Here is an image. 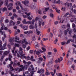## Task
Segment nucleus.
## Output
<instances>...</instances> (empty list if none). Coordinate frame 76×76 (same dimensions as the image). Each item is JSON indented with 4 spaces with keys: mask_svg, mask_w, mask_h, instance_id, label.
<instances>
[{
    "mask_svg": "<svg viewBox=\"0 0 76 76\" xmlns=\"http://www.w3.org/2000/svg\"><path fill=\"white\" fill-rule=\"evenodd\" d=\"M46 72H45V75L46 76H48L51 74L47 69H46Z\"/></svg>",
    "mask_w": 76,
    "mask_h": 76,
    "instance_id": "nucleus-13",
    "label": "nucleus"
},
{
    "mask_svg": "<svg viewBox=\"0 0 76 76\" xmlns=\"http://www.w3.org/2000/svg\"><path fill=\"white\" fill-rule=\"evenodd\" d=\"M23 29L24 30H27L28 29V27L26 26H24Z\"/></svg>",
    "mask_w": 76,
    "mask_h": 76,
    "instance_id": "nucleus-21",
    "label": "nucleus"
},
{
    "mask_svg": "<svg viewBox=\"0 0 76 76\" xmlns=\"http://www.w3.org/2000/svg\"><path fill=\"white\" fill-rule=\"evenodd\" d=\"M72 29L70 30L69 31V34L71 35L72 33Z\"/></svg>",
    "mask_w": 76,
    "mask_h": 76,
    "instance_id": "nucleus-39",
    "label": "nucleus"
},
{
    "mask_svg": "<svg viewBox=\"0 0 76 76\" xmlns=\"http://www.w3.org/2000/svg\"><path fill=\"white\" fill-rule=\"evenodd\" d=\"M13 66V67H16V66H17L18 64L17 63H14Z\"/></svg>",
    "mask_w": 76,
    "mask_h": 76,
    "instance_id": "nucleus-34",
    "label": "nucleus"
},
{
    "mask_svg": "<svg viewBox=\"0 0 76 76\" xmlns=\"http://www.w3.org/2000/svg\"><path fill=\"white\" fill-rule=\"evenodd\" d=\"M4 55H3L1 58L0 59L1 61H3V58H4Z\"/></svg>",
    "mask_w": 76,
    "mask_h": 76,
    "instance_id": "nucleus-20",
    "label": "nucleus"
},
{
    "mask_svg": "<svg viewBox=\"0 0 76 76\" xmlns=\"http://www.w3.org/2000/svg\"><path fill=\"white\" fill-rule=\"evenodd\" d=\"M55 25H57L58 23V21H56L54 22Z\"/></svg>",
    "mask_w": 76,
    "mask_h": 76,
    "instance_id": "nucleus-52",
    "label": "nucleus"
},
{
    "mask_svg": "<svg viewBox=\"0 0 76 76\" xmlns=\"http://www.w3.org/2000/svg\"><path fill=\"white\" fill-rule=\"evenodd\" d=\"M48 39L47 38H43V41H47V40H48Z\"/></svg>",
    "mask_w": 76,
    "mask_h": 76,
    "instance_id": "nucleus-51",
    "label": "nucleus"
},
{
    "mask_svg": "<svg viewBox=\"0 0 76 76\" xmlns=\"http://www.w3.org/2000/svg\"><path fill=\"white\" fill-rule=\"evenodd\" d=\"M72 38L73 39H74V38H76V35L75 34H74L72 37Z\"/></svg>",
    "mask_w": 76,
    "mask_h": 76,
    "instance_id": "nucleus-59",
    "label": "nucleus"
},
{
    "mask_svg": "<svg viewBox=\"0 0 76 76\" xmlns=\"http://www.w3.org/2000/svg\"><path fill=\"white\" fill-rule=\"evenodd\" d=\"M49 10V7H48V8H45V11L47 12Z\"/></svg>",
    "mask_w": 76,
    "mask_h": 76,
    "instance_id": "nucleus-36",
    "label": "nucleus"
},
{
    "mask_svg": "<svg viewBox=\"0 0 76 76\" xmlns=\"http://www.w3.org/2000/svg\"><path fill=\"white\" fill-rule=\"evenodd\" d=\"M36 31L37 32V35H39V34H40V33H41V31H38L37 28L36 29Z\"/></svg>",
    "mask_w": 76,
    "mask_h": 76,
    "instance_id": "nucleus-17",
    "label": "nucleus"
},
{
    "mask_svg": "<svg viewBox=\"0 0 76 76\" xmlns=\"http://www.w3.org/2000/svg\"><path fill=\"white\" fill-rule=\"evenodd\" d=\"M2 10L3 12H4V11H6L7 10V8L5 7H4L2 9Z\"/></svg>",
    "mask_w": 76,
    "mask_h": 76,
    "instance_id": "nucleus-25",
    "label": "nucleus"
},
{
    "mask_svg": "<svg viewBox=\"0 0 76 76\" xmlns=\"http://www.w3.org/2000/svg\"><path fill=\"white\" fill-rule=\"evenodd\" d=\"M17 3H18L19 6H21V4H20V1L17 2Z\"/></svg>",
    "mask_w": 76,
    "mask_h": 76,
    "instance_id": "nucleus-57",
    "label": "nucleus"
},
{
    "mask_svg": "<svg viewBox=\"0 0 76 76\" xmlns=\"http://www.w3.org/2000/svg\"><path fill=\"white\" fill-rule=\"evenodd\" d=\"M71 67H72V69H73L74 70H75V68H75V65H72Z\"/></svg>",
    "mask_w": 76,
    "mask_h": 76,
    "instance_id": "nucleus-45",
    "label": "nucleus"
},
{
    "mask_svg": "<svg viewBox=\"0 0 76 76\" xmlns=\"http://www.w3.org/2000/svg\"><path fill=\"white\" fill-rule=\"evenodd\" d=\"M31 40L32 41H34L36 40V38H35V36H34L31 39Z\"/></svg>",
    "mask_w": 76,
    "mask_h": 76,
    "instance_id": "nucleus-18",
    "label": "nucleus"
},
{
    "mask_svg": "<svg viewBox=\"0 0 76 76\" xmlns=\"http://www.w3.org/2000/svg\"><path fill=\"white\" fill-rule=\"evenodd\" d=\"M35 47L36 48H39V45H36L35 46Z\"/></svg>",
    "mask_w": 76,
    "mask_h": 76,
    "instance_id": "nucleus-32",
    "label": "nucleus"
},
{
    "mask_svg": "<svg viewBox=\"0 0 76 76\" xmlns=\"http://www.w3.org/2000/svg\"><path fill=\"white\" fill-rule=\"evenodd\" d=\"M38 13L39 15H41V14H42V12H41V11L40 10H38Z\"/></svg>",
    "mask_w": 76,
    "mask_h": 76,
    "instance_id": "nucleus-26",
    "label": "nucleus"
},
{
    "mask_svg": "<svg viewBox=\"0 0 76 76\" xmlns=\"http://www.w3.org/2000/svg\"><path fill=\"white\" fill-rule=\"evenodd\" d=\"M7 43L5 42L4 44V46H2V41L0 40V50H4L5 49H6L7 48L6 47Z\"/></svg>",
    "mask_w": 76,
    "mask_h": 76,
    "instance_id": "nucleus-1",
    "label": "nucleus"
},
{
    "mask_svg": "<svg viewBox=\"0 0 76 76\" xmlns=\"http://www.w3.org/2000/svg\"><path fill=\"white\" fill-rule=\"evenodd\" d=\"M35 22V20H32V21H27V24H31V25H34V23Z\"/></svg>",
    "mask_w": 76,
    "mask_h": 76,
    "instance_id": "nucleus-3",
    "label": "nucleus"
},
{
    "mask_svg": "<svg viewBox=\"0 0 76 76\" xmlns=\"http://www.w3.org/2000/svg\"><path fill=\"white\" fill-rule=\"evenodd\" d=\"M9 41L11 44H13V42H14V38L10 39Z\"/></svg>",
    "mask_w": 76,
    "mask_h": 76,
    "instance_id": "nucleus-11",
    "label": "nucleus"
},
{
    "mask_svg": "<svg viewBox=\"0 0 76 76\" xmlns=\"http://www.w3.org/2000/svg\"><path fill=\"white\" fill-rule=\"evenodd\" d=\"M70 42V41L69 40L67 41L66 42V44L67 45L68 44H69Z\"/></svg>",
    "mask_w": 76,
    "mask_h": 76,
    "instance_id": "nucleus-61",
    "label": "nucleus"
},
{
    "mask_svg": "<svg viewBox=\"0 0 76 76\" xmlns=\"http://www.w3.org/2000/svg\"><path fill=\"white\" fill-rule=\"evenodd\" d=\"M70 21L71 22H73L74 21V18H71L70 20Z\"/></svg>",
    "mask_w": 76,
    "mask_h": 76,
    "instance_id": "nucleus-40",
    "label": "nucleus"
},
{
    "mask_svg": "<svg viewBox=\"0 0 76 76\" xmlns=\"http://www.w3.org/2000/svg\"><path fill=\"white\" fill-rule=\"evenodd\" d=\"M28 65H26L24 66V69H25V70H27V69H28Z\"/></svg>",
    "mask_w": 76,
    "mask_h": 76,
    "instance_id": "nucleus-24",
    "label": "nucleus"
},
{
    "mask_svg": "<svg viewBox=\"0 0 76 76\" xmlns=\"http://www.w3.org/2000/svg\"><path fill=\"white\" fill-rule=\"evenodd\" d=\"M22 3L23 4H24L26 6H28V4H29V1H23Z\"/></svg>",
    "mask_w": 76,
    "mask_h": 76,
    "instance_id": "nucleus-7",
    "label": "nucleus"
},
{
    "mask_svg": "<svg viewBox=\"0 0 76 76\" xmlns=\"http://www.w3.org/2000/svg\"><path fill=\"white\" fill-rule=\"evenodd\" d=\"M33 33V31H28V34H32Z\"/></svg>",
    "mask_w": 76,
    "mask_h": 76,
    "instance_id": "nucleus-54",
    "label": "nucleus"
},
{
    "mask_svg": "<svg viewBox=\"0 0 76 76\" xmlns=\"http://www.w3.org/2000/svg\"><path fill=\"white\" fill-rule=\"evenodd\" d=\"M23 43H25V44L27 45V44H31V43H28L26 42V39H24L22 41V44H23L22 46L23 48H26V45L23 44Z\"/></svg>",
    "mask_w": 76,
    "mask_h": 76,
    "instance_id": "nucleus-2",
    "label": "nucleus"
},
{
    "mask_svg": "<svg viewBox=\"0 0 76 76\" xmlns=\"http://www.w3.org/2000/svg\"><path fill=\"white\" fill-rule=\"evenodd\" d=\"M69 41H70V42L71 41V42H74V39H69Z\"/></svg>",
    "mask_w": 76,
    "mask_h": 76,
    "instance_id": "nucleus-35",
    "label": "nucleus"
},
{
    "mask_svg": "<svg viewBox=\"0 0 76 76\" xmlns=\"http://www.w3.org/2000/svg\"><path fill=\"white\" fill-rule=\"evenodd\" d=\"M50 16L51 18H53V16H54V15L53 13H50Z\"/></svg>",
    "mask_w": 76,
    "mask_h": 76,
    "instance_id": "nucleus-28",
    "label": "nucleus"
},
{
    "mask_svg": "<svg viewBox=\"0 0 76 76\" xmlns=\"http://www.w3.org/2000/svg\"><path fill=\"white\" fill-rule=\"evenodd\" d=\"M25 14H26V15H27V16H29V15H30L31 14V12H29V13H28L26 12H25Z\"/></svg>",
    "mask_w": 76,
    "mask_h": 76,
    "instance_id": "nucleus-29",
    "label": "nucleus"
},
{
    "mask_svg": "<svg viewBox=\"0 0 76 76\" xmlns=\"http://www.w3.org/2000/svg\"><path fill=\"white\" fill-rule=\"evenodd\" d=\"M22 23L23 24H27V22L26 21V20L25 19H24L22 21Z\"/></svg>",
    "mask_w": 76,
    "mask_h": 76,
    "instance_id": "nucleus-22",
    "label": "nucleus"
},
{
    "mask_svg": "<svg viewBox=\"0 0 76 76\" xmlns=\"http://www.w3.org/2000/svg\"><path fill=\"white\" fill-rule=\"evenodd\" d=\"M72 26L73 28H75V27H76V26L75 25V24H74V23H73L72 24Z\"/></svg>",
    "mask_w": 76,
    "mask_h": 76,
    "instance_id": "nucleus-53",
    "label": "nucleus"
},
{
    "mask_svg": "<svg viewBox=\"0 0 76 76\" xmlns=\"http://www.w3.org/2000/svg\"><path fill=\"white\" fill-rule=\"evenodd\" d=\"M17 3H18L19 6H21V4H20V1L17 2Z\"/></svg>",
    "mask_w": 76,
    "mask_h": 76,
    "instance_id": "nucleus-58",
    "label": "nucleus"
},
{
    "mask_svg": "<svg viewBox=\"0 0 76 76\" xmlns=\"http://www.w3.org/2000/svg\"><path fill=\"white\" fill-rule=\"evenodd\" d=\"M48 55H51V54H52V53H51V52H48Z\"/></svg>",
    "mask_w": 76,
    "mask_h": 76,
    "instance_id": "nucleus-62",
    "label": "nucleus"
},
{
    "mask_svg": "<svg viewBox=\"0 0 76 76\" xmlns=\"http://www.w3.org/2000/svg\"><path fill=\"white\" fill-rule=\"evenodd\" d=\"M29 28L30 29H34V26L32 25H30L29 26Z\"/></svg>",
    "mask_w": 76,
    "mask_h": 76,
    "instance_id": "nucleus-23",
    "label": "nucleus"
},
{
    "mask_svg": "<svg viewBox=\"0 0 76 76\" xmlns=\"http://www.w3.org/2000/svg\"><path fill=\"white\" fill-rule=\"evenodd\" d=\"M10 67V68H11V67H12V65H11V64H10L8 66H7V67Z\"/></svg>",
    "mask_w": 76,
    "mask_h": 76,
    "instance_id": "nucleus-63",
    "label": "nucleus"
},
{
    "mask_svg": "<svg viewBox=\"0 0 76 76\" xmlns=\"http://www.w3.org/2000/svg\"><path fill=\"white\" fill-rule=\"evenodd\" d=\"M53 50L54 52H55V53H56V52L57 51V49H56V48L53 49Z\"/></svg>",
    "mask_w": 76,
    "mask_h": 76,
    "instance_id": "nucleus-60",
    "label": "nucleus"
},
{
    "mask_svg": "<svg viewBox=\"0 0 76 76\" xmlns=\"http://www.w3.org/2000/svg\"><path fill=\"white\" fill-rule=\"evenodd\" d=\"M10 6H13V4L12 3H10V4L7 7H10Z\"/></svg>",
    "mask_w": 76,
    "mask_h": 76,
    "instance_id": "nucleus-55",
    "label": "nucleus"
},
{
    "mask_svg": "<svg viewBox=\"0 0 76 76\" xmlns=\"http://www.w3.org/2000/svg\"><path fill=\"white\" fill-rule=\"evenodd\" d=\"M10 26H12V25H13L14 26L15 25V23L13 22V21L12 20H11L10 22Z\"/></svg>",
    "mask_w": 76,
    "mask_h": 76,
    "instance_id": "nucleus-10",
    "label": "nucleus"
},
{
    "mask_svg": "<svg viewBox=\"0 0 76 76\" xmlns=\"http://www.w3.org/2000/svg\"><path fill=\"white\" fill-rule=\"evenodd\" d=\"M19 52L20 55V58L23 59V56H25V54H23V51H19Z\"/></svg>",
    "mask_w": 76,
    "mask_h": 76,
    "instance_id": "nucleus-4",
    "label": "nucleus"
},
{
    "mask_svg": "<svg viewBox=\"0 0 76 76\" xmlns=\"http://www.w3.org/2000/svg\"><path fill=\"white\" fill-rule=\"evenodd\" d=\"M53 32L54 34H56V28H53Z\"/></svg>",
    "mask_w": 76,
    "mask_h": 76,
    "instance_id": "nucleus-19",
    "label": "nucleus"
},
{
    "mask_svg": "<svg viewBox=\"0 0 76 76\" xmlns=\"http://www.w3.org/2000/svg\"><path fill=\"white\" fill-rule=\"evenodd\" d=\"M14 70H15V71H18L19 72V68H15Z\"/></svg>",
    "mask_w": 76,
    "mask_h": 76,
    "instance_id": "nucleus-56",
    "label": "nucleus"
},
{
    "mask_svg": "<svg viewBox=\"0 0 76 76\" xmlns=\"http://www.w3.org/2000/svg\"><path fill=\"white\" fill-rule=\"evenodd\" d=\"M23 69L22 68H20L19 69L18 72H20L21 71H22Z\"/></svg>",
    "mask_w": 76,
    "mask_h": 76,
    "instance_id": "nucleus-64",
    "label": "nucleus"
},
{
    "mask_svg": "<svg viewBox=\"0 0 76 76\" xmlns=\"http://www.w3.org/2000/svg\"><path fill=\"white\" fill-rule=\"evenodd\" d=\"M15 39L16 40H18V41L19 40V38L17 36L15 37Z\"/></svg>",
    "mask_w": 76,
    "mask_h": 76,
    "instance_id": "nucleus-31",
    "label": "nucleus"
},
{
    "mask_svg": "<svg viewBox=\"0 0 76 76\" xmlns=\"http://www.w3.org/2000/svg\"><path fill=\"white\" fill-rule=\"evenodd\" d=\"M39 60L37 62V63H41L43 60V58L40 57L39 58Z\"/></svg>",
    "mask_w": 76,
    "mask_h": 76,
    "instance_id": "nucleus-8",
    "label": "nucleus"
},
{
    "mask_svg": "<svg viewBox=\"0 0 76 76\" xmlns=\"http://www.w3.org/2000/svg\"><path fill=\"white\" fill-rule=\"evenodd\" d=\"M53 63V61H50L49 62V64H52Z\"/></svg>",
    "mask_w": 76,
    "mask_h": 76,
    "instance_id": "nucleus-43",
    "label": "nucleus"
},
{
    "mask_svg": "<svg viewBox=\"0 0 76 76\" xmlns=\"http://www.w3.org/2000/svg\"><path fill=\"white\" fill-rule=\"evenodd\" d=\"M13 16L15 17V18H18V15L15 13L13 14Z\"/></svg>",
    "mask_w": 76,
    "mask_h": 76,
    "instance_id": "nucleus-42",
    "label": "nucleus"
},
{
    "mask_svg": "<svg viewBox=\"0 0 76 76\" xmlns=\"http://www.w3.org/2000/svg\"><path fill=\"white\" fill-rule=\"evenodd\" d=\"M34 53H35L37 55H39L40 54V52L39 51H36V50H35L34 52Z\"/></svg>",
    "mask_w": 76,
    "mask_h": 76,
    "instance_id": "nucleus-15",
    "label": "nucleus"
},
{
    "mask_svg": "<svg viewBox=\"0 0 76 76\" xmlns=\"http://www.w3.org/2000/svg\"><path fill=\"white\" fill-rule=\"evenodd\" d=\"M47 16L46 15H44L42 17V18L44 19H45V18H47Z\"/></svg>",
    "mask_w": 76,
    "mask_h": 76,
    "instance_id": "nucleus-50",
    "label": "nucleus"
},
{
    "mask_svg": "<svg viewBox=\"0 0 76 76\" xmlns=\"http://www.w3.org/2000/svg\"><path fill=\"white\" fill-rule=\"evenodd\" d=\"M29 72L28 71H26L25 72V74L27 76H33L34 75V72H32L31 74L28 73Z\"/></svg>",
    "mask_w": 76,
    "mask_h": 76,
    "instance_id": "nucleus-6",
    "label": "nucleus"
},
{
    "mask_svg": "<svg viewBox=\"0 0 76 76\" xmlns=\"http://www.w3.org/2000/svg\"><path fill=\"white\" fill-rule=\"evenodd\" d=\"M27 19H28V20H32V18H31V17H30V16L28 17L27 18Z\"/></svg>",
    "mask_w": 76,
    "mask_h": 76,
    "instance_id": "nucleus-44",
    "label": "nucleus"
},
{
    "mask_svg": "<svg viewBox=\"0 0 76 76\" xmlns=\"http://www.w3.org/2000/svg\"><path fill=\"white\" fill-rule=\"evenodd\" d=\"M56 0H54V1H53V3H54V4H60V3H63L62 1H60V0H58L56 1Z\"/></svg>",
    "mask_w": 76,
    "mask_h": 76,
    "instance_id": "nucleus-5",
    "label": "nucleus"
},
{
    "mask_svg": "<svg viewBox=\"0 0 76 76\" xmlns=\"http://www.w3.org/2000/svg\"><path fill=\"white\" fill-rule=\"evenodd\" d=\"M20 67H21L22 69L23 70H24V66L22 65H20Z\"/></svg>",
    "mask_w": 76,
    "mask_h": 76,
    "instance_id": "nucleus-33",
    "label": "nucleus"
},
{
    "mask_svg": "<svg viewBox=\"0 0 76 76\" xmlns=\"http://www.w3.org/2000/svg\"><path fill=\"white\" fill-rule=\"evenodd\" d=\"M42 50L44 52H45V51H46V49L45 48L42 47Z\"/></svg>",
    "mask_w": 76,
    "mask_h": 76,
    "instance_id": "nucleus-27",
    "label": "nucleus"
},
{
    "mask_svg": "<svg viewBox=\"0 0 76 76\" xmlns=\"http://www.w3.org/2000/svg\"><path fill=\"white\" fill-rule=\"evenodd\" d=\"M15 47H19V45L16 43L15 45Z\"/></svg>",
    "mask_w": 76,
    "mask_h": 76,
    "instance_id": "nucleus-30",
    "label": "nucleus"
},
{
    "mask_svg": "<svg viewBox=\"0 0 76 76\" xmlns=\"http://www.w3.org/2000/svg\"><path fill=\"white\" fill-rule=\"evenodd\" d=\"M3 26H2L1 27V29L0 28V32L1 33V35H3V32L2 31H1L2 30H3Z\"/></svg>",
    "mask_w": 76,
    "mask_h": 76,
    "instance_id": "nucleus-14",
    "label": "nucleus"
},
{
    "mask_svg": "<svg viewBox=\"0 0 76 76\" xmlns=\"http://www.w3.org/2000/svg\"><path fill=\"white\" fill-rule=\"evenodd\" d=\"M62 45H64L65 44H66V42H61V43Z\"/></svg>",
    "mask_w": 76,
    "mask_h": 76,
    "instance_id": "nucleus-48",
    "label": "nucleus"
},
{
    "mask_svg": "<svg viewBox=\"0 0 76 76\" xmlns=\"http://www.w3.org/2000/svg\"><path fill=\"white\" fill-rule=\"evenodd\" d=\"M16 49V48L15 47L13 48V50H12V51L13 53H14V52H15V50Z\"/></svg>",
    "mask_w": 76,
    "mask_h": 76,
    "instance_id": "nucleus-37",
    "label": "nucleus"
},
{
    "mask_svg": "<svg viewBox=\"0 0 76 76\" xmlns=\"http://www.w3.org/2000/svg\"><path fill=\"white\" fill-rule=\"evenodd\" d=\"M10 69L11 71H12V72L13 71V70H14V69H13V67H12L10 68Z\"/></svg>",
    "mask_w": 76,
    "mask_h": 76,
    "instance_id": "nucleus-47",
    "label": "nucleus"
},
{
    "mask_svg": "<svg viewBox=\"0 0 76 76\" xmlns=\"http://www.w3.org/2000/svg\"><path fill=\"white\" fill-rule=\"evenodd\" d=\"M70 6H72V3H68L67 4V6L68 7H69Z\"/></svg>",
    "mask_w": 76,
    "mask_h": 76,
    "instance_id": "nucleus-41",
    "label": "nucleus"
},
{
    "mask_svg": "<svg viewBox=\"0 0 76 76\" xmlns=\"http://www.w3.org/2000/svg\"><path fill=\"white\" fill-rule=\"evenodd\" d=\"M12 56L11 54H9V55L8 60L9 61H12Z\"/></svg>",
    "mask_w": 76,
    "mask_h": 76,
    "instance_id": "nucleus-12",
    "label": "nucleus"
},
{
    "mask_svg": "<svg viewBox=\"0 0 76 76\" xmlns=\"http://www.w3.org/2000/svg\"><path fill=\"white\" fill-rule=\"evenodd\" d=\"M9 54V52L7 51H5L4 52L3 55H4V57H5V56H7V54Z\"/></svg>",
    "mask_w": 76,
    "mask_h": 76,
    "instance_id": "nucleus-16",
    "label": "nucleus"
},
{
    "mask_svg": "<svg viewBox=\"0 0 76 76\" xmlns=\"http://www.w3.org/2000/svg\"><path fill=\"white\" fill-rule=\"evenodd\" d=\"M56 10L57 13H60V10H58V9H57Z\"/></svg>",
    "mask_w": 76,
    "mask_h": 76,
    "instance_id": "nucleus-38",
    "label": "nucleus"
},
{
    "mask_svg": "<svg viewBox=\"0 0 76 76\" xmlns=\"http://www.w3.org/2000/svg\"><path fill=\"white\" fill-rule=\"evenodd\" d=\"M41 72H42V73H44V69H41L39 70L37 72V73H39L40 74H41Z\"/></svg>",
    "mask_w": 76,
    "mask_h": 76,
    "instance_id": "nucleus-9",
    "label": "nucleus"
},
{
    "mask_svg": "<svg viewBox=\"0 0 76 76\" xmlns=\"http://www.w3.org/2000/svg\"><path fill=\"white\" fill-rule=\"evenodd\" d=\"M12 9H13V7H10L8 8V10H11Z\"/></svg>",
    "mask_w": 76,
    "mask_h": 76,
    "instance_id": "nucleus-46",
    "label": "nucleus"
},
{
    "mask_svg": "<svg viewBox=\"0 0 76 76\" xmlns=\"http://www.w3.org/2000/svg\"><path fill=\"white\" fill-rule=\"evenodd\" d=\"M34 68H32L31 70H32V72H35V71H34Z\"/></svg>",
    "mask_w": 76,
    "mask_h": 76,
    "instance_id": "nucleus-49",
    "label": "nucleus"
}]
</instances>
